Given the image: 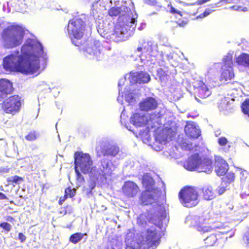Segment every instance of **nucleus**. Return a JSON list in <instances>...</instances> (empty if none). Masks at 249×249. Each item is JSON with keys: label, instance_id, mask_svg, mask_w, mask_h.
Listing matches in <instances>:
<instances>
[{"label": "nucleus", "instance_id": "24", "mask_svg": "<svg viewBox=\"0 0 249 249\" xmlns=\"http://www.w3.org/2000/svg\"><path fill=\"white\" fill-rule=\"evenodd\" d=\"M212 161L208 159H202L200 158L197 166V171L199 172L209 173L212 171Z\"/></svg>", "mask_w": 249, "mask_h": 249}, {"label": "nucleus", "instance_id": "17", "mask_svg": "<svg viewBox=\"0 0 249 249\" xmlns=\"http://www.w3.org/2000/svg\"><path fill=\"white\" fill-rule=\"evenodd\" d=\"M224 233H227V232L218 231L208 236L204 240L205 246L211 247L226 239L227 237L224 236Z\"/></svg>", "mask_w": 249, "mask_h": 249}, {"label": "nucleus", "instance_id": "1", "mask_svg": "<svg viewBox=\"0 0 249 249\" xmlns=\"http://www.w3.org/2000/svg\"><path fill=\"white\" fill-rule=\"evenodd\" d=\"M47 54L41 44L34 38L27 39L21 49L3 59L5 69L34 74L46 66Z\"/></svg>", "mask_w": 249, "mask_h": 249}, {"label": "nucleus", "instance_id": "31", "mask_svg": "<svg viewBox=\"0 0 249 249\" xmlns=\"http://www.w3.org/2000/svg\"><path fill=\"white\" fill-rule=\"evenodd\" d=\"M132 234H127L126 236L125 242L127 245V247L126 249H140V246L137 243V246L136 248L133 247V246L135 244V242L134 241H131L130 240L129 237L132 236Z\"/></svg>", "mask_w": 249, "mask_h": 249}, {"label": "nucleus", "instance_id": "59", "mask_svg": "<svg viewBox=\"0 0 249 249\" xmlns=\"http://www.w3.org/2000/svg\"><path fill=\"white\" fill-rule=\"evenodd\" d=\"M57 123L56 124V125H55L56 127L57 126Z\"/></svg>", "mask_w": 249, "mask_h": 249}, {"label": "nucleus", "instance_id": "11", "mask_svg": "<svg viewBox=\"0 0 249 249\" xmlns=\"http://www.w3.org/2000/svg\"><path fill=\"white\" fill-rule=\"evenodd\" d=\"M128 79L130 82L129 87L124 89V95L133 93H138L140 98V73L138 71H132L128 74Z\"/></svg>", "mask_w": 249, "mask_h": 249}, {"label": "nucleus", "instance_id": "13", "mask_svg": "<svg viewBox=\"0 0 249 249\" xmlns=\"http://www.w3.org/2000/svg\"><path fill=\"white\" fill-rule=\"evenodd\" d=\"M20 106L19 96L15 95L3 102L2 108L6 113L14 114L18 110Z\"/></svg>", "mask_w": 249, "mask_h": 249}, {"label": "nucleus", "instance_id": "35", "mask_svg": "<svg viewBox=\"0 0 249 249\" xmlns=\"http://www.w3.org/2000/svg\"><path fill=\"white\" fill-rule=\"evenodd\" d=\"M75 171L76 174V179L78 183V184L79 186H80L81 184L85 181L84 178L81 174L80 171L78 170V169H75Z\"/></svg>", "mask_w": 249, "mask_h": 249}, {"label": "nucleus", "instance_id": "30", "mask_svg": "<svg viewBox=\"0 0 249 249\" xmlns=\"http://www.w3.org/2000/svg\"><path fill=\"white\" fill-rule=\"evenodd\" d=\"M223 65V68H233V54L232 53H228L226 55L222 60Z\"/></svg>", "mask_w": 249, "mask_h": 249}, {"label": "nucleus", "instance_id": "32", "mask_svg": "<svg viewBox=\"0 0 249 249\" xmlns=\"http://www.w3.org/2000/svg\"><path fill=\"white\" fill-rule=\"evenodd\" d=\"M241 110L249 117V98L246 99L241 105Z\"/></svg>", "mask_w": 249, "mask_h": 249}, {"label": "nucleus", "instance_id": "25", "mask_svg": "<svg viewBox=\"0 0 249 249\" xmlns=\"http://www.w3.org/2000/svg\"><path fill=\"white\" fill-rule=\"evenodd\" d=\"M236 63L244 67H249V54L242 53L235 58Z\"/></svg>", "mask_w": 249, "mask_h": 249}, {"label": "nucleus", "instance_id": "55", "mask_svg": "<svg viewBox=\"0 0 249 249\" xmlns=\"http://www.w3.org/2000/svg\"><path fill=\"white\" fill-rule=\"evenodd\" d=\"M124 111H125L124 109V108L123 111L121 113V116H120L121 122L122 124H123V117L125 115Z\"/></svg>", "mask_w": 249, "mask_h": 249}, {"label": "nucleus", "instance_id": "43", "mask_svg": "<svg viewBox=\"0 0 249 249\" xmlns=\"http://www.w3.org/2000/svg\"><path fill=\"white\" fill-rule=\"evenodd\" d=\"M220 63H215L213 64V65L211 67L208 71V72L211 73V72H214L215 71H217L218 69H219L220 67Z\"/></svg>", "mask_w": 249, "mask_h": 249}, {"label": "nucleus", "instance_id": "46", "mask_svg": "<svg viewBox=\"0 0 249 249\" xmlns=\"http://www.w3.org/2000/svg\"><path fill=\"white\" fill-rule=\"evenodd\" d=\"M228 142L227 139L224 137H221L218 139V143L220 145H225Z\"/></svg>", "mask_w": 249, "mask_h": 249}, {"label": "nucleus", "instance_id": "16", "mask_svg": "<svg viewBox=\"0 0 249 249\" xmlns=\"http://www.w3.org/2000/svg\"><path fill=\"white\" fill-rule=\"evenodd\" d=\"M196 97L200 99H205L211 95V91L208 86L201 80L196 81L195 86Z\"/></svg>", "mask_w": 249, "mask_h": 249}, {"label": "nucleus", "instance_id": "36", "mask_svg": "<svg viewBox=\"0 0 249 249\" xmlns=\"http://www.w3.org/2000/svg\"><path fill=\"white\" fill-rule=\"evenodd\" d=\"M23 180L22 178L17 176H12L8 178L9 182H12L16 184H19Z\"/></svg>", "mask_w": 249, "mask_h": 249}, {"label": "nucleus", "instance_id": "42", "mask_svg": "<svg viewBox=\"0 0 249 249\" xmlns=\"http://www.w3.org/2000/svg\"><path fill=\"white\" fill-rule=\"evenodd\" d=\"M0 227L7 231H9L12 229V226L7 222H2L0 224Z\"/></svg>", "mask_w": 249, "mask_h": 249}, {"label": "nucleus", "instance_id": "40", "mask_svg": "<svg viewBox=\"0 0 249 249\" xmlns=\"http://www.w3.org/2000/svg\"><path fill=\"white\" fill-rule=\"evenodd\" d=\"M242 240L246 246L249 247V229L244 234Z\"/></svg>", "mask_w": 249, "mask_h": 249}, {"label": "nucleus", "instance_id": "10", "mask_svg": "<svg viewBox=\"0 0 249 249\" xmlns=\"http://www.w3.org/2000/svg\"><path fill=\"white\" fill-rule=\"evenodd\" d=\"M100 42L97 40L89 41L83 48L85 55L89 59L99 60L101 55Z\"/></svg>", "mask_w": 249, "mask_h": 249}, {"label": "nucleus", "instance_id": "51", "mask_svg": "<svg viewBox=\"0 0 249 249\" xmlns=\"http://www.w3.org/2000/svg\"><path fill=\"white\" fill-rule=\"evenodd\" d=\"M145 43L143 42V48L144 50H146V51H151L152 47L151 45H148V47L146 48V46L145 45ZM148 44V43H147Z\"/></svg>", "mask_w": 249, "mask_h": 249}, {"label": "nucleus", "instance_id": "57", "mask_svg": "<svg viewBox=\"0 0 249 249\" xmlns=\"http://www.w3.org/2000/svg\"><path fill=\"white\" fill-rule=\"evenodd\" d=\"M204 15L205 16V15H206V12H204ZM208 15V13H207V14H206V15Z\"/></svg>", "mask_w": 249, "mask_h": 249}, {"label": "nucleus", "instance_id": "4", "mask_svg": "<svg viewBox=\"0 0 249 249\" xmlns=\"http://www.w3.org/2000/svg\"><path fill=\"white\" fill-rule=\"evenodd\" d=\"M24 36L23 29L17 25H11L4 29L1 35L2 43L5 48H13L20 45Z\"/></svg>", "mask_w": 249, "mask_h": 249}, {"label": "nucleus", "instance_id": "50", "mask_svg": "<svg viewBox=\"0 0 249 249\" xmlns=\"http://www.w3.org/2000/svg\"><path fill=\"white\" fill-rule=\"evenodd\" d=\"M177 23L178 26L184 27L187 24L188 21L187 20H178Z\"/></svg>", "mask_w": 249, "mask_h": 249}, {"label": "nucleus", "instance_id": "26", "mask_svg": "<svg viewBox=\"0 0 249 249\" xmlns=\"http://www.w3.org/2000/svg\"><path fill=\"white\" fill-rule=\"evenodd\" d=\"M234 77L233 68H223L220 75V80L227 81L231 80Z\"/></svg>", "mask_w": 249, "mask_h": 249}, {"label": "nucleus", "instance_id": "19", "mask_svg": "<svg viewBox=\"0 0 249 249\" xmlns=\"http://www.w3.org/2000/svg\"><path fill=\"white\" fill-rule=\"evenodd\" d=\"M138 186L132 181L125 182L122 187L123 194L128 197L135 196L139 190Z\"/></svg>", "mask_w": 249, "mask_h": 249}, {"label": "nucleus", "instance_id": "58", "mask_svg": "<svg viewBox=\"0 0 249 249\" xmlns=\"http://www.w3.org/2000/svg\"><path fill=\"white\" fill-rule=\"evenodd\" d=\"M64 214H66V211L65 212Z\"/></svg>", "mask_w": 249, "mask_h": 249}, {"label": "nucleus", "instance_id": "53", "mask_svg": "<svg viewBox=\"0 0 249 249\" xmlns=\"http://www.w3.org/2000/svg\"><path fill=\"white\" fill-rule=\"evenodd\" d=\"M7 199V197L3 193L0 192V200Z\"/></svg>", "mask_w": 249, "mask_h": 249}, {"label": "nucleus", "instance_id": "56", "mask_svg": "<svg viewBox=\"0 0 249 249\" xmlns=\"http://www.w3.org/2000/svg\"><path fill=\"white\" fill-rule=\"evenodd\" d=\"M137 51H138V52H140V47H138V48H137Z\"/></svg>", "mask_w": 249, "mask_h": 249}, {"label": "nucleus", "instance_id": "2", "mask_svg": "<svg viewBox=\"0 0 249 249\" xmlns=\"http://www.w3.org/2000/svg\"><path fill=\"white\" fill-rule=\"evenodd\" d=\"M93 161L88 154L76 152L74 154V168L84 174H89L88 186L87 194H91L92 190L97 184L103 183L111 176L115 169L112 163H110L107 158H102L99 162L97 168L93 166Z\"/></svg>", "mask_w": 249, "mask_h": 249}, {"label": "nucleus", "instance_id": "41", "mask_svg": "<svg viewBox=\"0 0 249 249\" xmlns=\"http://www.w3.org/2000/svg\"><path fill=\"white\" fill-rule=\"evenodd\" d=\"M180 146L182 147V148L184 149V150L189 151L193 150L194 148L192 143H188L185 142H182L180 143Z\"/></svg>", "mask_w": 249, "mask_h": 249}, {"label": "nucleus", "instance_id": "34", "mask_svg": "<svg viewBox=\"0 0 249 249\" xmlns=\"http://www.w3.org/2000/svg\"><path fill=\"white\" fill-rule=\"evenodd\" d=\"M83 236L84 234L81 233H76L71 236L70 240L72 243L76 244L83 238Z\"/></svg>", "mask_w": 249, "mask_h": 249}, {"label": "nucleus", "instance_id": "38", "mask_svg": "<svg viewBox=\"0 0 249 249\" xmlns=\"http://www.w3.org/2000/svg\"><path fill=\"white\" fill-rule=\"evenodd\" d=\"M38 137V135L35 131H32L25 136V139L28 141H31L35 140Z\"/></svg>", "mask_w": 249, "mask_h": 249}, {"label": "nucleus", "instance_id": "37", "mask_svg": "<svg viewBox=\"0 0 249 249\" xmlns=\"http://www.w3.org/2000/svg\"><path fill=\"white\" fill-rule=\"evenodd\" d=\"M65 196L66 197H69L71 198L75 196V193H76V190L74 188L71 189L70 188H68L65 189Z\"/></svg>", "mask_w": 249, "mask_h": 249}, {"label": "nucleus", "instance_id": "6", "mask_svg": "<svg viewBox=\"0 0 249 249\" xmlns=\"http://www.w3.org/2000/svg\"><path fill=\"white\" fill-rule=\"evenodd\" d=\"M142 184L145 190L141 193V203L144 205L154 203L159 195L158 189L154 187V180L146 174L143 176Z\"/></svg>", "mask_w": 249, "mask_h": 249}, {"label": "nucleus", "instance_id": "49", "mask_svg": "<svg viewBox=\"0 0 249 249\" xmlns=\"http://www.w3.org/2000/svg\"><path fill=\"white\" fill-rule=\"evenodd\" d=\"M18 239L21 241V242L23 243L25 241L26 237L22 233H19Z\"/></svg>", "mask_w": 249, "mask_h": 249}, {"label": "nucleus", "instance_id": "12", "mask_svg": "<svg viewBox=\"0 0 249 249\" xmlns=\"http://www.w3.org/2000/svg\"><path fill=\"white\" fill-rule=\"evenodd\" d=\"M121 152L118 145L109 143L103 145L101 149V153L104 156L103 158L107 159L110 163H112L111 160L112 158L120 157Z\"/></svg>", "mask_w": 249, "mask_h": 249}, {"label": "nucleus", "instance_id": "23", "mask_svg": "<svg viewBox=\"0 0 249 249\" xmlns=\"http://www.w3.org/2000/svg\"><path fill=\"white\" fill-rule=\"evenodd\" d=\"M185 134L191 139L198 138L201 134L200 130L192 124H187L184 128Z\"/></svg>", "mask_w": 249, "mask_h": 249}, {"label": "nucleus", "instance_id": "27", "mask_svg": "<svg viewBox=\"0 0 249 249\" xmlns=\"http://www.w3.org/2000/svg\"><path fill=\"white\" fill-rule=\"evenodd\" d=\"M196 229L199 231L206 232L211 231L213 228L209 223L206 222L204 219H200L195 225Z\"/></svg>", "mask_w": 249, "mask_h": 249}, {"label": "nucleus", "instance_id": "45", "mask_svg": "<svg viewBox=\"0 0 249 249\" xmlns=\"http://www.w3.org/2000/svg\"><path fill=\"white\" fill-rule=\"evenodd\" d=\"M128 76V74H127L124 78H121L120 79L118 83V87H119V94H120V91L121 90V87L123 86L126 81V77Z\"/></svg>", "mask_w": 249, "mask_h": 249}, {"label": "nucleus", "instance_id": "3", "mask_svg": "<svg viewBox=\"0 0 249 249\" xmlns=\"http://www.w3.org/2000/svg\"><path fill=\"white\" fill-rule=\"evenodd\" d=\"M120 1L114 3L108 11L111 17L118 16L111 38L115 42L126 40L133 34L136 28L138 15L130 10L125 5L120 4Z\"/></svg>", "mask_w": 249, "mask_h": 249}, {"label": "nucleus", "instance_id": "15", "mask_svg": "<svg viewBox=\"0 0 249 249\" xmlns=\"http://www.w3.org/2000/svg\"><path fill=\"white\" fill-rule=\"evenodd\" d=\"M119 2V0H98L94 2L92 5V15L94 17L96 13L100 11L106 10L113 6L114 3Z\"/></svg>", "mask_w": 249, "mask_h": 249}, {"label": "nucleus", "instance_id": "29", "mask_svg": "<svg viewBox=\"0 0 249 249\" xmlns=\"http://www.w3.org/2000/svg\"><path fill=\"white\" fill-rule=\"evenodd\" d=\"M228 164L225 161L218 162L215 170L216 174L219 176H224L227 173Z\"/></svg>", "mask_w": 249, "mask_h": 249}, {"label": "nucleus", "instance_id": "33", "mask_svg": "<svg viewBox=\"0 0 249 249\" xmlns=\"http://www.w3.org/2000/svg\"><path fill=\"white\" fill-rule=\"evenodd\" d=\"M235 175L232 172L226 173L225 177L222 178L223 181L226 184H230L234 180Z\"/></svg>", "mask_w": 249, "mask_h": 249}, {"label": "nucleus", "instance_id": "52", "mask_svg": "<svg viewBox=\"0 0 249 249\" xmlns=\"http://www.w3.org/2000/svg\"><path fill=\"white\" fill-rule=\"evenodd\" d=\"M120 94H121V93H120V94H119V97H118V98H117V101H118L119 103H120V104H123V95L122 94V96L121 97V96H120Z\"/></svg>", "mask_w": 249, "mask_h": 249}, {"label": "nucleus", "instance_id": "28", "mask_svg": "<svg viewBox=\"0 0 249 249\" xmlns=\"http://www.w3.org/2000/svg\"><path fill=\"white\" fill-rule=\"evenodd\" d=\"M169 132L167 129H162L156 136V140L161 144H165L168 142Z\"/></svg>", "mask_w": 249, "mask_h": 249}, {"label": "nucleus", "instance_id": "9", "mask_svg": "<svg viewBox=\"0 0 249 249\" xmlns=\"http://www.w3.org/2000/svg\"><path fill=\"white\" fill-rule=\"evenodd\" d=\"M85 28V22L81 18H77L69 21L68 25L69 36L73 44L79 46L80 40L83 36Z\"/></svg>", "mask_w": 249, "mask_h": 249}, {"label": "nucleus", "instance_id": "47", "mask_svg": "<svg viewBox=\"0 0 249 249\" xmlns=\"http://www.w3.org/2000/svg\"><path fill=\"white\" fill-rule=\"evenodd\" d=\"M226 188L225 186H218L216 189L217 194L219 196L222 195L226 191Z\"/></svg>", "mask_w": 249, "mask_h": 249}, {"label": "nucleus", "instance_id": "5", "mask_svg": "<svg viewBox=\"0 0 249 249\" xmlns=\"http://www.w3.org/2000/svg\"><path fill=\"white\" fill-rule=\"evenodd\" d=\"M125 101L128 103V106L131 110L132 115L130 118V122L136 128L138 129L137 131L132 129L131 127H126L129 130L132 131L135 136L138 138L140 135V100L137 93L132 92L127 94L125 96Z\"/></svg>", "mask_w": 249, "mask_h": 249}, {"label": "nucleus", "instance_id": "54", "mask_svg": "<svg viewBox=\"0 0 249 249\" xmlns=\"http://www.w3.org/2000/svg\"><path fill=\"white\" fill-rule=\"evenodd\" d=\"M6 220L9 222H13L14 220V218L11 216H8L6 217Z\"/></svg>", "mask_w": 249, "mask_h": 249}, {"label": "nucleus", "instance_id": "48", "mask_svg": "<svg viewBox=\"0 0 249 249\" xmlns=\"http://www.w3.org/2000/svg\"><path fill=\"white\" fill-rule=\"evenodd\" d=\"M169 12L173 14H178L180 16H182V13L180 11L177 10L172 6L170 8Z\"/></svg>", "mask_w": 249, "mask_h": 249}, {"label": "nucleus", "instance_id": "22", "mask_svg": "<svg viewBox=\"0 0 249 249\" xmlns=\"http://www.w3.org/2000/svg\"><path fill=\"white\" fill-rule=\"evenodd\" d=\"M200 190L202 196L204 200H211L216 196L215 190L211 185L204 186Z\"/></svg>", "mask_w": 249, "mask_h": 249}, {"label": "nucleus", "instance_id": "44", "mask_svg": "<svg viewBox=\"0 0 249 249\" xmlns=\"http://www.w3.org/2000/svg\"><path fill=\"white\" fill-rule=\"evenodd\" d=\"M143 2L145 4L151 6H154L157 4L156 0H143Z\"/></svg>", "mask_w": 249, "mask_h": 249}, {"label": "nucleus", "instance_id": "14", "mask_svg": "<svg viewBox=\"0 0 249 249\" xmlns=\"http://www.w3.org/2000/svg\"><path fill=\"white\" fill-rule=\"evenodd\" d=\"M164 213L165 212L163 210L156 211H155L154 213H151L150 216L147 217L148 222L149 223H153L154 224V226H151V227L149 228V229L156 228L160 232L161 236L162 232L159 229H161L162 225L157 224V223H160V222H161L165 218V215L164 214ZM147 229H148V228L145 229L143 231Z\"/></svg>", "mask_w": 249, "mask_h": 249}, {"label": "nucleus", "instance_id": "18", "mask_svg": "<svg viewBox=\"0 0 249 249\" xmlns=\"http://www.w3.org/2000/svg\"><path fill=\"white\" fill-rule=\"evenodd\" d=\"M159 103L153 97H148L141 101V111L148 112L154 110L158 108Z\"/></svg>", "mask_w": 249, "mask_h": 249}, {"label": "nucleus", "instance_id": "20", "mask_svg": "<svg viewBox=\"0 0 249 249\" xmlns=\"http://www.w3.org/2000/svg\"><path fill=\"white\" fill-rule=\"evenodd\" d=\"M12 90V84L9 80L0 79V97L1 100L5 98L7 94H10Z\"/></svg>", "mask_w": 249, "mask_h": 249}, {"label": "nucleus", "instance_id": "39", "mask_svg": "<svg viewBox=\"0 0 249 249\" xmlns=\"http://www.w3.org/2000/svg\"><path fill=\"white\" fill-rule=\"evenodd\" d=\"M150 80V76L146 72H141V83H147Z\"/></svg>", "mask_w": 249, "mask_h": 249}, {"label": "nucleus", "instance_id": "21", "mask_svg": "<svg viewBox=\"0 0 249 249\" xmlns=\"http://www.w3.org/2000/svg\"><path fill=\"white\" fill-rule=\"evenodd\" d=\"M200 156L198 154H195L189 158L184 163V167L188 170H197Z\"/></svg>", "mask_w": 249, "mask_h": 249}, {"label": "nucleus", "instance_id": "7", "mask_svg": "<svg viewBox=\"0 0 249 249\" xmlns=\"http://www.w3.org/2000/svg\"><path fill=\"white\" fill-rule=\"evenodd\" d=\"M199 194L196 187H183L178 193L179 202L184 206L191 208L196 206L199 202Z\"/></svg>", "mask_w": 249, "mask_h": 249}, {"label": "nucleus", "instance_id": "8", "mask_svg": "<svg viewBox=\"0 0 249 249\" xmlns=\"http://www.w3.org/2000/svg\"><path fill=\"white\" fill-rule=\"evenodd\" d=\"M141 238L142 249H156L160 244L161 235L157 229L151 228L142 232Z\"/></svg>", "mask_w": 249, "mask_h": 249}]
</instances>
